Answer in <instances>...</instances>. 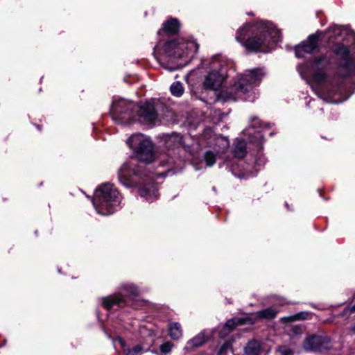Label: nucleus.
<instances>
[{"instance_id": "obj_5", "label": "nucleus", "mask_w": 355, "mask_h": 355, "mask_svg": "<svg viewBox=\"0 0 355 355\" xmlns=\"http://www.w3.org/2000/svg\"><path fill=\"white\" fill-rule=\"evenodd\" d=\"M265 75L262 69L247 70L228 89L223 90L220 96L225 101L239 99L253 102L257 98L254 88L258 86Z\"/></svg>"}, {"instance_id": "obj_12", "label": "nucleus", "mask_w": 355, "mask_h": 355, "mask_svg": "<svg viewBox=\"0 0 355 355\" xmlns=\"http://www.w3.org/2000/svg\"><path fill=\"white\" fill-rule=\"evenodd\" d=\"M268 127V124H263L258 118L253 117L252 124L243 131V135L249 137V142L257 144V147L261 148L263 140L262 130Z\"/></svg>"}, {"instance_id": "obj_15", "label": "nucleus", "mask_w": 355, "mask_h": 355, "mask_svg": "<svg viewBox=\"0 0 355 355\" xmlns=\"http://www.w3.org/2000/svg\"><path fill=\"white\" fill-rule=\"evenodd\" d=\"M210 337L207 330H202L192 338L189 339L184 347V352L189 354L195 352L197 349L204 345Z\"/></svg>"}, {"instance_id": "obj_2", "label": "nucleus", "mask_w": 355, "mask_h": 355, "mask_svg": "<svg viewBox=\"0 0 355 355\" xmlns=\"http://www.w3.org/2000/svg\"><path fill=\"white\" fill-rule=\"evenodd\" d=\"M127 143L135 151V157L123 163L118 171V179L126 187H138L141 198L153 201L157 198V188L154 184L155 175L146 167L155 159L152 141L142 134H135Z\"/></svg>"}, {"instance_id": "obj_24", "label": "nucleus", "mask_w": 355, "mask_h": 355, "mask_svg": "<svg viewBox=\"0 0 355 355\" xmlns=\"http://www.w3.org/2000/svg\"><path fill=\"white\" fill-rule=\"evenodd\" d=\"M261 346L257 340H250L245 347V355H260Z\"/></svg>"}, {"instance_id": "obj_36", "label": "nucleus", "mask_w": 355, "mask_h": 355, "mask_svg": "<svg viewBox=\"0 0 355 355\" xmlns=\"http://www.w3.org/2000/svg\"><path fill=\"white\" fill-rule=\"evenodd\" d=\"M307 106H309V107L310 106V102H309V103H307Z\"/></svg>"}, {"instance_id": "obj_27", "label": "nucleus", "mask_w": 355, "mask_h": 355, "mask_svg": "<svg viewBox=\"0 0 355 355\" xmlns=\"http://www.w3.org/2000/svg\"><path fill=\"white\" fill-rule=\"evenodd\" d=\"M173 347V344L171 342L167 341L159 346L158 351L153 350L151 352L156 355H167L171 352Z\"/></svg>"}, {"instance_id": "obj_21", "label": "nucleus", "mask_w": 355, "mask_h": 355, "mask_svg": "<svg viewBox=\"0 0 355 355\" xmlns=\"http://www.w3.org/2000/svg\"><path fill=\"white\" fill-rule=\"evenodd\" d=\"M180 28V22L175 18H171L163 24V29L159 30L157 34L160 35L162 32H166L170 34L178 33Z\"/></svg>"}, {"instance_id": "obj_10", "label": "nucleus", "mask_w": 355, "mask_h": 355, "mask_svg": "<svg viewBox=\"0 0 355 355\" xmlns=\"http://www.w3.org/2000/svg\"><path fill=\"white\" fill-rule=\"evenodd\" d=\"M277 313V311L272 308H268L261 310L256 313V315H246L241 318H234L227 320L224 324L223 329L220 331L219 334L221 338L225 337L229 334L234 327L245 324H252L254 322L255 318L272 319L274 318Z\"/></svg>"}, {"instance_id": "obj_1", "label": "nucleus", "mask_w": 355, "mask_h": 355, "mask_svg": "<svg viewBox=\"0 0 355 355\" xmlns=\"http://www.w3.org/2000/svg\"><path fill=\"white\" fill-rule=\"evenodd\" d=\"M353 44L349 49L343 44L335 49L336 67L331 69L329 55H321L310 64H299L297 70L307 83L312 80L311 88L323 101L338 104L346 101L352 94L345 85V78L355 73V35H351Z\"/></svg>"}, {"instance_id": "obj_30", "label": "nucleus", "mask_w": 355, "mask_h": 355, "mask_svg": "<svg viewBox=\"0 0 355 355\" xmlns=\"http://www.w3.org/2000/svg\"><path fill=\"white\" fill-rule=\"evenodd\" d=\"M168 157V159L166 161V164H168L169 166H173L176 164H181L182 161L178 158H175L172 156L171 153H169L167 155Z\"/></svg>"}, {"instance_id": "obj_22", "label": "nucleus", "mask_w": 355, "mask_h": 355, "mask_svg": "<svg viewBox=\"0 0 355 355\" xmlns=\"http://www.w3.org/2000/svg\"><path fill=\"white\" fill-rule=\"evenodd\" d=\"M121 291L131 298H134L140 294V290L139 288L132 283L122 284L121 286Z\"/></svg>"}, {"instance_id": "obj_35", "label": "nucleus", "mask_w": 355, "mask_h": 355, "mask_svg": "<svg viewBox=\"0 0 355 355\" xmlns=\"http://www.w3.org/2000/svg\"><path fill=\"white\" fill-rule=\"evenodd\" d=\"M156 176H159H159H162V173H157V174H156Z\"/></svg>"}, {"instance_id": "obj_9", "label": "nucleus", "mask_w": 355, "mask_h": 355, "mask_svg": "<svg viewBox=\"0 0 355 355\" xmlns=\"http://www.w3.org/2000/svg\"><path fill=\"white\" fill-rule=\"evenodd\" d=\"M136 104L124 98H114L110 108L112 119L119 124L133 123Z\"/></svg>"}, {"instance_id": "obj_33", "label": "nucleus", "mask_w": 355, "mask_h": 355, "mask_svg": "<svg viewBox=\"0 0 355 355\" xmlns=\"http://www.w3.org/2000/svg\"><path fill=\"white\" fill-rule=\"evenodd\" d=\"M266 162V159L263 155H259L255 160V165L257 166H261L264 165Z\"/></svg>"}, {"instance_id": "obj_3", "label": "nucleus", "mask_w": 355, "mask_h": 355, "mask_svg": "<svg viewBox=\"0 0 355 355\" xmlns=\"http://www.w3.org/2000/svg\"><path fill=\"white\" fill-rule=\"evenodd\" d=\"M236 40L249 51L268 53L279 41L280 33L273 24L259 20L239 28Z\"/></svg>"}, {"instance_id": "obj_31", "label": "nucleus", "mask_w": 355, "mask_h": 355, "mask_svg": "<svg viewBox=\"0 0 355 355\" xmlns=\"http://www.w3.org/2000/svg\"><path fill=\"white\" fill-rule=\"evenodd\" d=\"M277 351L279 352L281 355H293V350L286 346H280Z\"/></svg>"}, {"instance_id": "obj_25", "label": "nucleus", "mask_w": 355, "mask_h": 355, "mask_svg": "<svg viewBox=\"0 0 355 355\" xmlns=\"http://www.w3.org/2000/svg\"><path fill=\"white\" fill-rule=\"evenodd\" d=\"M168 334L173 340H178L182 336V330L180 323L171 322L168 324Z\"/></svg>"}, {"instance_id": "obj_28", "label": "nucleus", "mask_w": 355, "mask_h": 355, "mask_svg": "<svg viewBox=\"0 0 355 355\" xmlns=\"http://www.w3.org/2000/svg\"><path fill=\"white\" fill-rule=\"evenodd\" d=\"M170 91L174 96L180 97L183 94L184 89L182 84L180 82L177 81L171 85Z\"/></svg>"}, {"instance_id": "obj_11", "label": "nucleus", "mask_w": 355, "mask_h": 355, "mask_svg": "<svg viewBox=\"0 0 355 355\" xmlns=\"http://www.w3.org/2000/svg\"><path fill=\"white\" fill-rule=\"evenodd\" d=\"M157 118L158 114L155 109V101L154 99L136 104L133 122L139 121L145 125H153L157 120Z\"/></svg>"}, {"instance_id": "obj_20", "label": "nucleus", "mask_w": 355, "mask_h": 355, "mask_svg": "<svg viewBox=\"0 0 355 355\" xmlns=\"http://www.w3.org/2000/svg\"><path fill=\"white\" fill-rule=\"evenodd\" d=\"M237 168L232 167V173L234 174V175L237 176L239 178H249L251 177H253L256 175L257 172L258 171L257 168H255L254 166H253L252 164H250L248 163L245 164L242 166V168L240 169H238L239 173L236 174V171Z\"/></svg>"}, {"instance_id": "obj_29", "label": "nucleus", "mask_w": 355, "mask_h": 355, "mask_svg": "<svg viewBox=\"0 0 355 355\" xmlns=\"http://www.w3.org/2000/svg\"><path fill=\"white\" fill-rule=\"evenodd\" d=\"M343 31V30L342 26L338 25H334L329 28L327 33L329 37H336L342 34Z\"/></svg>"}, {"instance_id": "obj_32", "label": "nucleus", "mask_w": 355, "mask_h": 355, "mask_svg": "<svg viewBox=\"0 0 355 355\" xmlns=\"http://www.w3.org/2000/svg\"><path fill=\"white\" fill-rule=\"evenodd\" d=\"M230 348V344L229 343H224L218 349V355H224L225 352Z\"/></svg>"}, {"instance_id": "obj_34", "label": "nucleus", "mask_w": 355, "mask_h": 355, "mask_svg": "<svg viewBox=\"0 0 355 355\" xmlns=\"http://www.w3.org/2000/svg\"><path fill=\"white\" fill-rule=\"evenodd\" d=\"M351 330L355 334V325L352 327Z\"/></svg>"}, {"instance_id": "obj_13", "label": "nucleus", "mask_w": 355, "mask_h": 355, "mask_svg": "<svg viewBox=\"0 0 355 355\" xmlns=\"http://www.w3.org/2000/svg\"><path fill=\"white\" fill-rule=\"evenodd\" d=\"M303 347L306 351L322 353L331 347V343L329 339L327 337L313 335L305 339Z\"/></svg>"}, {"instance_id": "obj_19", "label": "nucleus", "mask_w": 355, "mask_h": 355, "mask_svg": "<svg viewBox=\"0 0 355 355\" xmlns=\"http://www.w3.org/2000/svg\"><path fill=\"white\" fill-rule=\"evenodd\" d=\"M162 142L166 148L176 149L182 145V137L178 133L165 135L162 137Z\"/></svg>"}, {"instance_id": "obj_16", "label": "nucleus", "mask_w": 355, "mask_h": 355, "mask_svg": "<svg viewBox=\"0 0 355 355\" xmlns=\"http://www.w3.org/2000/svg\"><path fill=\"white\" fill-rule=\"evenodd\" d=\"M113 344L115 347H116L117 344L119 345L125 355H139L144 352H147L149 349V345L145 346L144 343L141 345H137L132 349H130L127 347L125 341L120 337H118L114 340Z\"/></svg>"}, {"instance_id": "obj_26", "label": "nucleus", "mask_w": 355, "mask_h": 355, "mask_svg": "<svg viewBox=\"0 0 355 355\" xmlns=\"http://www.w3.org/2000/svg\"><path fill=\"white\" fill-rule=\"evenodd\" d=\"M311 313L306 311L299 312L295 315L284 317L282 320L285 323H290L297 320H306L310 318Z\"/></svg>"}, {"instance_id": "obj_7", "label": "nucleus", "mask_w": 355, "mask_h": 355, "mask_svg": "<svg viewBox=\"0 0 355 355\" xmlns=\"http://www.w3.org/2000/svg\"><path fill=\"white\" fill-rule=\"evenodd\" d=\"M200 142L213 148V150H207L204 154L203 159L208 167L214 165L216 159L221 157L230 145L226 137L215 135L211 128L205 129Z\"/></svg>"}, {"instance_id": "obj_14", "label": "nucleus", "mask_w": 355, "mask_h": 355, "mask_svg": "<svg viewBox=\"0 0 355 355\" xmlns=\"http://www.w3.org/2000/svg\"><path fill=\"white\" fill-rule=\"evenodd\" d=\"M318 35H310L306 41L302 42L300 44L295 46V56L297 58H304L306 54L312 53L318 48Z\"/></svg>"}, {"instance_id": "obj_8", "label": "nucleus", "mask_w": 355, "mask_h": 355, "mask_svg": "<svg viewBox=\"0 0 355 355\" xmlns=\"http://www.w3.org/2000/svg\"><path fill=\"white\" fill-rule=\"evenodd\" d=\"M201 67L208 70L204 79V87L212 90H218L226 78V70L223 62L217 55L202 59Z\"/></svg>"}, {"instance_id": "obj_23", "label": "nucleus", "mask_w": 355, "mask_h": 355, "mask_svg": "<svg viewBox=\"0 0 355 355\" xmlns=\"http://www.w3.org/2000/svg\"><path fill=\"white\" fill-rule=\"evenodd\" d=\"M233 153L236 158H242L246 153V142L243 139H236L234 144Z\"/></svg>"}, {"instance_id": "obj_18", "label": "nucleus", "mask_w": 355, "mask_h": 355, "mask_svg": "<svg viewBox=\"0 0 355 355\" xmlns=\"http://www.w3.org/2000/svg\"><path fill=\"white\" fill-rule=\"evenodd\" d=\"M103 306L109 310L115 307H121L125 304V300L121 294L111 295L101 299Z\"/></svg>"}, {"instance_id": "obj_17", "label": "nucleus", "mask_w": 355, "mask_h": 355, "mask_svg": "<svg viewBox=\"0 0 355 355\" xmlns=\"http://www.w3.org/2000/svg\"><path fill=\"white\" fill-rule=\"evenodd\" d=\"M139 334L141 337L146 339V343L147 345H150L154 343V339L158 334V330L157 327L151 323L140 324Z\"/></svg>"}, {"instance_id": "obj_4", "label": "nucleus", "mask_w": 355, "mask_h": 355, "mask_svg": "<svg viewBox=\"0 0 355 355\" xmlns=\"http://www.w3.org/2000/svg\"><path fill=\"white\" fill-rule=\"evenodd\" d=\"M159 42L154 48V55L166 69L173 71L187 65L198 50V44L192 39L179 38L164 43Z\"/></svg>"}, {"instance_id": "obj_6", "label": "nucleus", "mask_w": 355, "mask_h": 355, "mask_svg": "<svg viewBox=\"0 0 355 355\" xmlns=\"http://www.w3.org/2000/svg\"><path fill=\"white\" fill-rule=\"evenodd\" d=\"M122 196L110 183L100 185L94 192L92 204L98 214L108 216L121 208Z\"/></svg>"}]
</instances>
